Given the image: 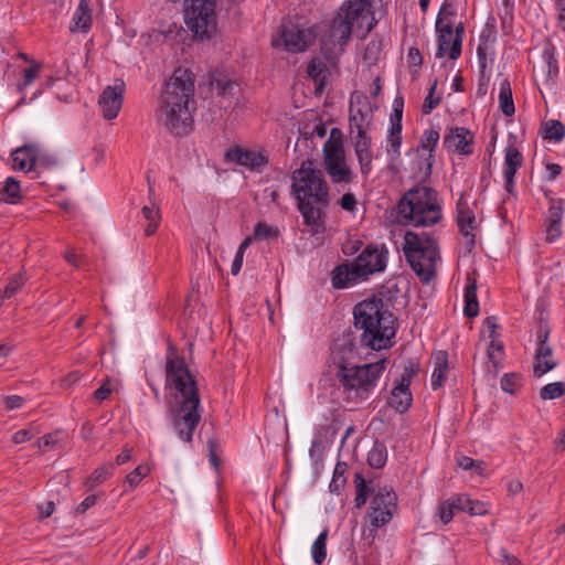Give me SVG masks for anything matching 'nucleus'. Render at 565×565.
I'll use <instances>...</instances> for the list:
<instances>
[{"mask_svg":"<svg viewBox=\"0 0 565 565\" xmlns=\"http://www.w3.org/2000/svg\"><path fill=\"white\" fill-rule=\"evenodd\" d=\"M166 387L174 392V401L169 407L172 426L182 441L191 444L201 420L199 387L184 359L171 347L166 359Z\"/></svg>","mask_w":565,"mask_h":565,"instance_id":"nucleus-1","label":"nucleus"},{"mask_svg":"<svg viewBox=\"0 0 565 565\" xmlns=\"http://www.w3.org/2000/svg\"><path fill=\"white\" fill-rule=\"evenodd\" d=\"M194 94L193 74L178 68L167 82L158 109L159 121L175 136L186 135L192 129L189 103Z\"/></svg>","mask_w":565,"mask_h":565,"instance_id":"nucleus-2","label":"nucleus"},{"mask_svg":"<svg viewBox=\"0 0 565 565\" xmlns=\"http://www.w3.org/2000/svg\"><path fill=\"white\" fill-rule=\"evenodd\" d=\"M354 327L361 331L360 343L375 351L391 348L396 333V319L383 299L370 298L354 306Z\"/></svg>","mask_w":565,"mask_h":565,"instance_id":"nucleus-3","label":"nucleus"},{"mask_svg":"<svg viewBox=\"0 0 565 565\" xmlns=\"http://www.w3.org/2000/svg\"><path fill=\"white\" fill-rule=\"evenodd\" d=\"M291 191L305 223L318 228L321 209L329 204V189L322 171L316 169L312 161H303L292 173Z\"/></svg>","mask_w":565,"mask_h":565,"instance_id":"nucleus-4","label":"nucleus"},{"mask_svg":"<svg viewBox=\"0 0 565 565\" xmlns=\"http://www.w3.org/2000/svg\"><path fill=\"white\" fill-rule=\"evenodd\" d=\"M375 24L371 0H347L339 8L322 43L342 47L352 34L365 38Z\"/></svg>","mask_w":565,"mask_h":565,"instance_id":"nucleus-5","label":"nucleus"},{"mask_svg":"<svg viewBox=\"0 0 565 565\" xmlns=\"http://www.w3.org/2000/svg\"><path fill=\"white\" fill-rule=\"evenodd\" d=\"M386 367V360L358 365L356 363L340 366L335 377L342 387L343 398L355 404L370 397L377 381Z\"/></svg>","mask_w":565,"mask_h":565,"instance_id":"nucleus-6","label":"nucleus"},{"mask_svg":"<svg viewBox=\"0 0 565 565\" xmlns=\"http://www.w3.org/2000/svg\"><path fill=\"white\" fill-rule=\"evenodd\" d=\"M398 220L414 226H429L441 220V207L437 193L430 188L409 190L397 204Z\"/></svg>","mask_w":565,"mask_h":565,"instance_id":"nucleus-7","label":"nucleus"},{"mask_svg":"<svg viewBox=\"0 0 565 565\" xmlns=\"http://www.w3.org/2000/svg\"><path fill=\"white\" fill-rule=\"evenodd\" d=\"M403 250L409 266L424 284H428L435 278L439 252L434 238L407 232Z\"/></svg>","mask_w":565,"mask_h":565,"instance_id":"nucleus-8","label":"nucleus"},{"mask_svg":"<svg viewBox=\"0 0 565 565\" xmlns=\"http://www.w3.org/2000/svg\"><path fill=\"white\" fill-rule=\"evenodd\" d=\"M455 14L452 3L445 0L436 19L438 42L436 57H444L448 53L451 60H457L461 54L465 26L462 22L455 25L452 21Z\"/></svg>","mask_w":565,"mask_h":565,"instance_id":"nucleus-9","label":"nucleus"},{"mask_svg":"<svg viewBox=\"0 0 565 565\" xmlns=\"http://www.w3.org/2000/svg\"><path fill=\"white\" fill-rule=\"evenodd\" d=\"M323 162L333 183H349L352 181L353 173L345 162L341 132L337 128L331 130V136L324 143Z\"/></svg>","mask_w":565,"mask_h":565,"instance_id":"nucleus-10","label":"nucleus"},{"mask_svg":"<svg viewBox=\"0 0 565 565\" xmlns=\"http://www.w3.org/2000/svg\"><path fill=\"white\" fill-rule=\"evenodd\" d=\"M215 0H184V18L194 36L203 39L215 26Z\"/></svg>","mask_w":565,"mask_h":565,"instance_id":"nucleus-11","label":"nucleus"},{"mask_svg":"<svg viewBox=\"0 0 565 565\" xmlns=\"http://www.w3.org/2000/svg\"><path fill=\"white\" fill-rule=\"evenodd\" d=\"M397 510V495L388 487L379 489L371 499L367 519L369 531L372 539L375 537L377 529L386 525L393 519Z\"/></svg>","mask_w":565,"mask_h":565,"instance_id":"nucleus-12","label":"nucleus"},{"mask_svg":"<svg viewBox=\"0 0 565 565\" xmlns=\"http://www.w3.org/2000/svg\"><path fill=\"white\" fill-rule=\"evenodd\" d=\"M377 107L366 96H356L350 105V132H369L373 124V114Z\"/></svg>","mask_w":565,"mask_h":565,"instance_id":"nucleus-13","label":"nucleus"},{"mask_svg":"<svg viewBox=\"0 0 565 565\" xmlns=\"http://www.w3.org/2000/svg\"><path fill=\"white\" fill-rule=\"evenodd\" d=\"M388 250L385 245H367L355 262L365 278L386 268Z\"/></svg>","mask_w":565,"mask_h":565,"instance_id":"nucleus-14","label":"nucleus"},{"mask_svg":"<svg viewBox=\"0 0 565 565\" xmlns=\"http://www.w3.org/2000/svg\"><path fill=\"white\" fill-rule=\"evenodd\" d=\"M331 358L337 370L340 369V366H347L359 361V349L351 331L343 332L334 340Z\"/></svg>","mask_w":565,"mask_h":565,"instance_id":"nucleus-15","label":"nucleus"},{"mask_svg":"<svg viewBox=\"0 0 565 565\" xmlns=\"http://www.w3.org/2000/svg\"><path fill=\"white\" fill-rule=\"evenodd\" d=\"M125 93V83L116 79L114 85L107 86L98 98V105L105 119L116 118L121 109Z\"/></svg>","mask_w":565,"mask_h":565,"instance_id":"nucleus-16","label":"nucleus"},{"mask_svg":"<svg viewBox=\"0 0 565 565\" xmlns=\"http://www.w3.org/2000/svg\"><path fill=\"white\" fill-rule=\"evenodd\" d=\"M315 35L309 29H301L291 22L281 25V40L287 51L298 53L305 51L313 41Z\"/></svg>","mask_w":565,"mask_h":565,"instance_id":"nucleus-17","label":"nucleus"},{"mask_svg":"<svg viewBox=\"0 0 565 565\" xmlns=\"http://www.w3.org/2000/svg\"><path fill=\"white\" fill-rule=\"evenodd\" d=\"M550 330L546 327H540L537 330V349L535 354L534 375L541 377L556 366L552 360V348L547 344Z\"/></svg>","mask_w":565,"mask_h":565,"instance_id":"nucleus-18","label":"nucleus"},{"mask_svg":"<svg viewBox=\"0 0 565 565\" xmlns=\"http://www.w3.org/2000/svg\"><path fill=\"white\" fill-rule=\"evenodd\" d=\"M473 134L465 127L450 128L444 136L445 147L463 156H469L473 152Z\"/></svg>","mask_w":565,"mask_h":565,"instance_id":"nucleus-19","label":"nucleus"},{"mask_svg":"<svg viewBox=\"0 0 565 565\" xmlns=\"http://www.w3.org/2000/svg\"><path fill=\"white\" fill-rule=\"evenodd\" d=\"M563 204L562 199H551L548 202L545 218V237L548 243H553L562 236Z\"/></svg>","mask_w":565,"mask_h":565,"instance_id":"nucleus-20","label":"nucleus"},{"mask_svg":"<svg viewBox=\"0 0 565 565\" xmlns=\"http://www.w3.org/2000/svg\"><path fill=\"white\" fill-rule=\"evenodd\" d=\"M365 279L366 278L362 275V271L359 269V265L355 260L350 264H341L337 266L332 270L331 276L332 286L337 289L352 287Z\"/></svg>","mask_w":565,"mask_h":565,"instance_id":"nucleus-21","label":"nucleus"},{"mask_svg":"<svg viewBox=\"0 0 565 565\" xmlns=\"http://www.w3.org/2000/svg\"><path fill=\"white\" fill-rule=\"evenodd\" d=\"M226 158L239 166H244L252 171H260L268 163V158L258 151L234 148L226 152Z\"/></svg>","mask_w":565,"mask_h":565,"instance_id":"nucleus-22","label":"nucleus"},{"mask_svg":"<svg viewBox=\"0 0 565 565\" xmlns=\"http://www.w3.org/2000/svg\"><path fill=\"white\" fill-rule=\"evenodd\" d=\"M523 154L518 150L514 145H509L504 150V167H503V177H504V189L509 193H513L514 190V177L518 170L523 164Z\"/></svg>","mask_w":565,"mask_h":565,"instance_id":"nucleus-23","label":"nucleus"},{"mask_svg":"<svg viewBox=\"0 0 565 565\" xmlns=\"http://www.w3.org/2000/svg\"><path fill=\"white\" fill-rule=\"evenodd\" d=\"M457 224L460 228V233L468 239V244L472 247L475 245L473 230L476 228V216L462 196L457 202Z\"/></svg>","mask_w":565,"mask_h":565,"instance_id":"nucleus-24","label":"nucleus"},{"mask_svg":"<svg viewBox=\"0 0 565 565\" xmlns=\"http://www.w3.org/2000/svg\"><path fill=\"white\" fill-rule=\"evenodd\" d=\"M35 143L24 145L11 153L12 168L19 171H30L34 167Z\"/></svg>","mask_w":565,"mask_h":565,"instance_id":"nucleus-25","label":"nucleus"},{"mask_svg":"<svg viewBox=\"0 0 565 565\" xmlns=\"http://www.w3.org/2000/svg\"><path fill=\"white\" fill-rule=\"evenodd\" d=\"M434 371L431 374V388L434 391L440 388L446 379L448 371V354L446 351H439L435 354Z\"/></svg>","mask_w":565,"mask_h":565,"instance_id":"nucleus-26","label":"nucleus"},{"mask_svg":"<svg viewBox=\"0 0 565 565\" xmlns=\"http://www.w3.org/2000/svg\"><path fill=\"white\" fill-rule=\"evenodd\" d=\"M413 396L409 390H404L394 386L391 392V397L388 399V405L394 408L396 412L404 414L412 406Z\"/></svg>","mask_w":565,"mask_h":565,"instance_id":"nucleus-27","label":"nucleus"},{"mask_svg":"<svg viewBox=\"0 0 565 565\" xmlns=\"http://www.w3.org/2000/svg\"><path fill=\"white\" fill-rule=\"evenodd\" d=\"M74 26L71 31L88 32L92 25V14L86 0H81L73 17Z\"/></svg>","mask_w":565,"mask_h":565,"instance_id":"nucleus-28","label":"nucleus"},{"mask_svg":"<svg viewBox=\"0 0 565 565\" xmlns=\"http://www.w3.org/2000/svg\"><path fill=\"white\" fill-rule=\"evenodd\" d=\"M499 108L508 117H511L515 113L511 84L508 78L502 79L500 83Z\"/></svg>","mask_w":565,"mask_h":565,"instance_id":"nucleus-29","label":"nucleus"},{"mask_svg":"<svg viewBox=\"0 0 565 565\" xmlns=\"http://www.w3.org/2000/svg\"><path fill=\"white\" fill-rule=\"evenodd\" d=\"M20 183L17 179L9 177L4 183L0 185V201L6 203H18L21 200Z\"/></svg>","mask_w":565,"mask_h":565,"instance_id":"nucleus-30","label":"nucleus"},{"mask_svg":"<svg viewBox=\"0 0 565 565\" xmlns=\"http://www.w3.org/2000/svg\"><path fill=\"white\" fill-rule=\"evenodd\" d=\"M489 337L491 341L487 349V356L489 362L492 364L494 372L497 373L498 370L501 369V362L504 355V347L503 343L495 338L493 330Z\"/></svg>","mask_w":565,"mask_h":565,"instance_id":"nucleus-31","label":"nucleus"},{"mask_svg":"<svg viewBox=\"0 0 565 565\" xmlns=\"http://www.w3.org/2000/svg\"><path fill=\"white\" fill-rule=\"evenodd\" d=\"M387 153L393 158L399 157V148L402 145V124L391 122L386 137Z\"/></svg>","mask_w":565,"mask_h":565,"instance_id":"nucleus-32","label":"nucleus"},{"mask_svg":"<svg viewBox=\"0 0 565 565\" xmlns=\"http://www.w3.org/2000/svg\"><path fill=\"white\" fill-rule=\"evenodd\" d=\"M465 308L463 312L468 318H473L479 312V303L477 299L476 280L469 282L465 288Z\"/></svg>","mask_w":565,"mask_h":565,"instance_id":"nucleus-33","label":"nucleus"},{"mask_svg":"<svg viewBox=\"0 0 565 565\" xmlns=\"http://www.w3.org/2000/svg\"><path fill=\"white\" fill-rule=\"evenodd\" d=\"M439 141V132L436 129H427L420 138V148L428 151L427 167L431 168L434 162V151Z\"/></svg>","mask_w":565,"mask_h":565,"instance_id":"nucleus-34","label":"nucleus"},{"mask_svg":"<svg viewBox=\"0 0 565 565\" xmlns=\"http://www.w3.org/2000/svg\"><path fill=\"white\" fill-rule=\"evenodd\" d=\"M141 212L145 220L148 222L145 230L146 235L150 236L159 226L161 220L160 210L154 203H151V205H145Z\"/></svg>","mask_w":565,"mask_h":565,"instance_id":"nucleus-35","label":"nucleus"},{"mask_svg":"<svg viewBox=\"0 0 565 565\" xmlns=\"http://www.w3.org/2000/svg\"><path fill=\"white\" fill-rule=\"evenodd\" d=\"M25 281L26 278L24 277V274L19 273L13 275L4 289L0 292V306L6 299L12 298L25 285Z\"/></svg>","mask_w":565,"mask_h":565,"instance_id":"nucleus-36","label":"nucleus"},{"mask_svg":"<svg viewBox=\"0 0 565 565\" xmlns=\"http://www.w3.org/2000/svg\"><path fill=\"white\" fill-rule=\"evenodd\" d=\"M114 466L111 463L103 465L95 469L86 481L88 490L106 481L113 475Z\"/></svg>","mask_w":565,"mask_h":565,"instance_id":"nucleus-37","label":"nucleus"},{"mask_svg":"<svg viewBox=\"0 0 565 565\" xmlns=\"http://www.w3.org/2000/svg\"><path fill=\"white\" fill-rule=\"evenodd\" d=\"M328 530H323L311 546L312 558L316 564L321 565L327 557Z\"/></svg>","mask_w":565,"mask_h":565,"instance_id":"nucleus-38","label":"nucleus"},{"mask_svg":"<svg viewBox=\"0 0 565 565\" xmlns=\"http://www.w3.org/2000/svg\"><path fill=\"white\" fill-rule=\"evenodd\" d=\"M41 70L42 64L38 62H32L30 67L24 68L22 81L17 84V90L22 93L28 86H30L39 76Z\"/></svg>","mask_w":565,"mask_h":565,"instance_id":"nucleus-39","label":"nucleus"},{"mask_svg":"<svg viewBox=\"0 0 565 565\" xmlns=\"http://www.w3.org/2000/svg\"><path fill=\"white\" fill-rule=\"evenodd\" d=\"M387 461V452L383 445H374L367 455V463L374 469H381Z\"/></svg>","mask_w":565,"mask_h":565,"instance_id":"nucleus-40","label":"nucleus"},{"mask_svg":"<svg viewBox=\"0 0 565 565\" xmlns=\"http://www.w3.org/2000/svg\"><path fill=\"white\" fill-rule=\"evenodd\" d=\"M35 168L50 169L57 162L55 156L43 150L39 145L35 143V157L33 158Z\"/></svg>","mask_w":565,"mask_h":565,"instance_id":"nucleus-41","label":"nucleus"},{"mask_svg":"<svg viewBox=\"0 0 565 565\" xmlns=\"http://www.w3.org/2000/svg\"><path fill=\"white\" fill-rule=\"evenodd\" d=\"M326 64L321 60L313 58L308 64L307 73L315 81L316 84L322 85L326 79Z\"/></svg>","mask_w":565,"mask_h":565,"instance_id":"nucleus-42","label":"nucleus"},{"mask_svg":"<svg viewBox=\"0 0 565 565\" xmlns=\"http://www.w3.org/2000/svg\"><path fill=\"white\" fill-rule=\"evenodd\" d=\"M565 394V383L554 382L543 386L540 391V397L543 401L555 399Z\"/></svg>","mask_w":565,"mask_h":565,"instance_id":"nucleus-43","label":"nucleus"},{"mask_svg":"<svg viewBox=\"0 0 565 565\" xmlns=\"http://www.w3.org/2000/svg\"><path fill=\"white\" fill-rule=\"evenodd\" d=\"M355 489H356V495L354 499L355 508L360 509L362 508L367 500L369 497V487L366 484V481L363 479L361 475H355Z\"/></svg>","mask_w":565,"mask_h":565,"instance_id":"nucleus-44","label":"nucleus"},{"mask_svg":"<svg viewBox=\"0 0 565 565\" xmlns=\"http://www.w3.org/2000/svg\"><path fill=\"white\" fill-rule=\"evenodd\" d=\"M436 89H437V79H435L431 83V85L428 89V94L424 99V103L422 106V113L424 115L430 114L439 105V103L441 100L440 96L435 95Z\"/></svg>","mask_w":565,"mask_h":565,"instance_id":"nucleus-45","label":"nucleus"},{"mask_svg":"<svg viewBox=\"0 0 565 565\" xmlns=\"http://www.w3.org/2000/svg\"><path fill=\"white\" fill-rule=\"evenodd\" d=\"M565 136V128L558 120H550L544 127V138L561 141Z\"/></svg>","mask_w":565,"mask_h":565,"instance_id":"nucleus-46","label":"nucleus"},{"mask_svg":"<svg viewBox=\"0 0 565 565\" xmlns=\"http://www.w3.org/2000/svg\"><path fill=\"white\" fill-rule=\"evenodd\" d=\"M236 83L226 78L225 76H218L211 81V88L215 90L217 95L226 96L231 94Z\"/></svg>","mask_w":565,"mask_h":565,"instance_id":"nucleus-47","label":"nucleus"},{"mask_svg":"<svg viewBox=\"0 0 565 565\" xmlns=\"http://www.w3.org/2000/svg\"><path fill=\"white\" fill-rule=\"evenodd\" d=\"M278 236V230L276 227L270 226L269 224L265 222H259L256 224L254 228V236L253 238L262 241V239H268L271 237Z\"/></svg>","mask_w":565,"mask_h":565,"instance_id":"nucleus-48","label":"nucleus"},{"mask_svg":"<svg viewBox=\"0 0 565 565\" xmlns=\"http://www.w3.org/2000/svg\"><path fill=\"white\" fill-rule=\"evenodd\" d=\"M456 505L450 502V499H447L440 502L437 507V515L441 520L444 524H448L455 516Z\"/></svg>","mask_w":565,"mask_h":565,"instance_id":"nucleus-49","label":"nucleus"},{"mask_svg":"<svg viewBox=\"0 0 565 565\" xmlns=\"http://www.w3.org/2000/svg\"><path fill=\"white\" fill-rule=\"evenodd\" d=\"M150 472V468L146 465H139L130 473L127 475L126 480L131 488L137 487L140 481L147 477Z\"/></svg>","mask_w":565,"mask_h":565,"instance_id":"nucleus-50","label":"nucleus"},{"mask_svg":"<svg viewBox=\"0 0 565 565\" xmlns=\"http://www.w3.org/2000/svg\"><path fill=\"white\" fill-rule=\"evenodd\" d=\"M456 462L458 467H460L463 470L475 469L478 473H482L483 471V462L476 461L468 456H458L456 458Z\"/></svg>","mask_w":565,"mask_h":565,"instance_id":"nucleus-51","label":"nucleus"},{"mask_svg":"<svg viewBox=\"0 0 565 565\" xmlns=\"http://www.w3.org/2000/svg\"><path fill=\"white\" fill-rule=\"evenodd\" d=\"M356 157L360 163L361 173L364 175H367L370 171L372 170V151L371 150H363V151H356Z\"/></svg>","mask_w":565,"mask_h":565,"instance_id":"nucleus-52","label":"nucleus"},{"mask_svg":"<svg viewBox=\"0 0 565 565\" xmlns=\"http://www.w3.org/2000/svg\"><path fill=\"white\" fill-rule=\"evenodd\" d=\"M345 468H347L345 463H342V462L337 463L334 472H333V477H332V480L330 483L331 490H338L341 487H343V484L345 482V478L343 477V475L345 472Z\"/></svg>","mask_w":565,"mask_h":565,"instance_id":"nucleus-53","label":"nucleus"},{"mask_svg":"<svg viewBox=\"0 0 565 565\" xmlns=\"http://www.w3.org/2000/svg\"><path fill=\"white\" fill-rule=\"evenodd\" d=\"M351 136H352L351 138L353 140L355 152L363 151V150H371V138L367 135V132H363V134L355 132Z\"/></svg>","mask_w":565,"mask_h":565,"instance_id":"nucleus-54","label":"nucleus"},{"mask_svg":"<svg viewBox=\"0 0 565 565\" xmlns=\"http://www.w3.org/2000/svg\"><path fill=\"white\" fill-rule=\"evenodd\" d=\"M520 382V376L515 373H507L502 376L500 385L502 391L507 393H514L518 383Z\"/></svg>","mask_w":565,"mask_h":565,"instance_id":"nucleus-55","label":"nucleus"},{"mask_svg":"<svg viewBox=\"0 0 565 565\" xmlns=\"http://www.w3.org/2000/svg\"><path fill=\"white\" fill-rule=\"evenodd\" d=\"M38 434L39 429L34 426H30L29 428L20 429L14 433L12 440L14 444H23L28 440H31Z\"/></svg>","mask_w":565,"mask_h":565,"instance_id":"nucleus-56","label":"nucleus"},{"mask_svg":"<svg viewBox=\"0 0 565 565\" xmlns=\"http://www.w3.org/2000/svg\"><path fill=\"white\" fill-rule=\"evenodd\" d=\"M403 108H404V98H403V96L398 95L393 100V109H392V114L390 117L391 122L402 124Z\"/></svg>","mask_w":565,"mask_h":565,"instance_id":"nucleus-57","label":"nucleus"},{"mask_svg":"<svg viewBox=\"0 0 565 565\" xmlns=\"http://www.w3.org/2000/svg\"><path fill=\"white\" fill-rule=\"evenodd\" d=\"M450 499V502L454 503L456 511L458 512H468L469 504H471V499L466 494L454 495Z\"/></svg>","mask_w":565,"mask_h":565,"instance_id":"nucleus-58","label":"nucleus"},{"mask_svg":"<svg viewBox=\"0 0 565 565\" xmlns=\"http://www.w3.org/2000/svg\"><path fill=\"white\" fill-rule=\"evenodd\" d=\"M488 512L487 505L478 500H471L469 504L468 513L471 515H483Z\"/></svg>","mask_w":565,"mask_h":565,"instance_id":"nucleus-59","label":"nucleus"},{"mask_svg":"<svg viewBox=\"0 0 565 565\" xmlns=\"http://www.w3.org/2000/svg\"><path fill=\"white\" fill-rule=\"evenodd\" d=\"M340 205L345 211H353L356 206V199L352 193H345L340 200Z\"/></svg>","mask_w":565,"mask_h":565,"instance_id":"nucleus-60","label":"nucleus"},{"mask_svg":"<svg viewBox=\"0 0 565 565\" xmlns=\"http://www.w3.org/2000/svg\"><path fill=\"white\" fill-rule=\"evenodd\" d=\"M7 409L20 408L23 405L24 399L19 395H9L3 398Z\"/></svg>","mask_w":565,"mask_h":565,"instance_id":"nucleus-61","label":"nucleus"},{"mask_svg":"<svg viewBox=\"0 0 565 565\" xmlns=\"http://www.w3.org/2000/svg\"><path fill=\"white\" fill-rule=\"evenodd\" d=\"M480 44L477 47V55L480 68L483 71L487 66V44L483 42V35L480 38Z\"/></svg>","mask_w":565,"mask_h":565,"instance_id":"nucleus-62","label":"nucleus"},{"mask_svg":"<svg viewBox=\"0 0 565 565\" xmlns=\"http://www.w3.org/2000/svg\"><path fill=\"white\" fill-rule=\"evenodd\" d=\"M97 495L90 494L86 497L78 505L76 511L79 513H85L89 508L96 504Z\"/></svg>","mask_w":565,"mask_h":565,"instance_id":"nucleus-63","label":"nucleus"},{"mask_svg":"<svg viewBox=\"0 0 565 565\" xmlns=\"http://www.w3.org/2000/svg\"><path fill=\"white\" fill-rule=\"evenodd\" d=\"M556 7L558 10V24L565 31V0H556Z\"/></svg>","mask_w":565,"mask_h":565,"instance_id":"nucleus-64","label":"nucleus"}]
</instances>
